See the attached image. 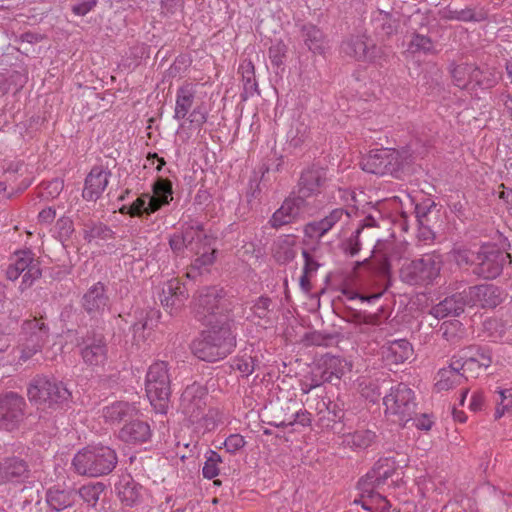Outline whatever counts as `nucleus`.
Returning <instances> with one entry per match:
<instances>
[{
	"instance_id": "f257e3e1",
	"label": "nucleus",
	"mask_w": 512,
	"mask_h": 512,
	"mask_svg": "<svg viewBox=\"0 0 512 512\" xmlns=\"http://www.w3.org/2000/svg\"><path fill=\"white\" fill-rule=\"evenodd\" d=\"M194 318L204 326L232 325V306L224 292L215 286L202 287L193 296Z\"/></svg>"
},
{
	"instance_id": "f03ea898",
	"label": "nucleus",
	"mask_w": 512,
	"mask_h": 512,
	"mask_svg": "<svg viewBox=\"0 0 512 512\" xmlns=\"http://www.w3.org/2000/svg\"><path fill=\"white\" fill-rule=\"evenodd\" d=\"M200 337L192 342V353L200 360L216 362L224 359L236 347V335L232 325L207 326Z\"/></svg>"
},
{
	"instance_id": "7ed1b4c3",
	"label": "nucleus",
	"mask_w": 512,
	"mask_h": 512,
	"mask_svg": "<svg viewBox=\"0 0 512 512\" xmlns=\"http://www.w3.org/2000/svg\"><path fill=\"white\" fill-rule=\"evenodd\" d=\"M117 463L115 450L104 445L87 446L78 451L72 460L75 472L88 477L108 475Z\"/></svg>"
},
{
	"instance_id": "20e7f679",
	"label": "nucleus",
	"mask_w": 512,
	"mask_h": 512,
	"mask_svg": "<svg viewBox=\"0 0 512 512\" xmlns=\"http://www.w3.org/2000/svg\"><path fill=\"white\" fill-rule=\"evenodd\" d=\"M30 402L48 408H62L72 401V392L63 381L44 375L35 376L29 383Z\"/></svg>"
},
{
	"instance_id": "39448f33",
	"label": "nucleus",
	"mask_w": 512,
	"mask_h": 512,
	"mask_svg": "<svg viewBox=\"0 0 512 512\" xmlns=\"http://www.w3.org/2000/svg\"><path fill=\"white\" fill-rule=\"evenodd\" d=\"M383 405L386 418L401 427L413 419L418 408L415 392L403 382L390 386L383 397Z\"/></svg>"
},
{
	"instance_id": "423d86ee",
	"label": "nucleus",
	"mask_w": 512,
	"mask_h": 512,
	"mask_svg": "<svg viewBox=\"0 0 512 512\" xmlns=\"http://www.w3.org/2000/svg\"><path fill=\"white\" fill-rule=\"evenodd\" d=\"M168 363L156 361L150 365L145 388L150 403L160 413H166L171 396V376Z\"/></svg>"
},
{
	"instance_id": "0eeeda50",
	"label": "nucleus",
	"mask_w": 512,
	"mask_h": 512,
	"mask_svg": "<svg viewBox=\"0 0 512 512\" xmlns=\"http://www.w3.org/2000/svg\"><path fill=\"white\" fill-rule=\"evenodd\" d=\"M443 262L441 253L437 251L425 253L421 258L402 266L400 279L409 285L431 284L440 275Z\"/></svg>"
},
{
	"instance_id": "6e6552de",
	"label": "nucleus",
	"mask_w": 512,
	"mask_h": 512,
	"mask_svg": "<svg viewBox=\"0 0 512 512\" xmlns=\"http://www.w3.org/2000/svg\"><path fill=\"white\" fill-rule=\"evenodd\" d=\"M207 389L198 384L193 383L188 385L183 391L180 399V408L182 413L189 418L193 424L203 420L206 428H213L215 422L213 416L205 414L206 409Z\"/></svg>"
},
{
	"instance_id": "1a4fd4ad",
	"label": "nucleus",
	"mask_w": 512,
	"mask_h": 512,
	"mask_svg": "<svg viewBox=\"0 0 512 512\" xmlns=\"http://www.w3.org/2000/svg\"><path fill=\"white\" fill-rule=\"evenodd\" d=\"M360 165L368 173L399 177L403 170V158L394 149L381 148L371 150L367 156L362 158Z\"/></svg>"
},
{
	"instance_id": "9d476101",
	"label": "nucleus",
	"mask_w": 512,
	"mask_h": 512,
	"mask_svg": "<svg viewBox=\"0 0 512 512\" xmlns=\"http://www.w3.org/2000/svg\"><path fill=\"white\" fill-rule=\"evenodd\" d=\"M15 256V261L9 264L6 269V277L11 281H15L21 276L22 281L19 288L24 291L41 277L40 262L34 258L30 250L18 251Z\"/></svg>"
},
{
	"instance_id": "9b49d317",
	"label": "nucleus",
	"mask_w": 512,
	"mask_h": 512,
	"mask_svg": "<svg viewBox=\"0 0 512 512\" xmlns=\"http://www.w3.org/2000/svg\"><path fill=\"white\" fill-rule=\"evenodd\" d=\"M507 260L511 263L510 253L503 252L494 246L482 245L478 250L476 265L472 269V273L484 279H495L502 273Z\"/></svg>"
},
{
	"instance_id": "f8f14e48",
	"label": "nucleus",
	"mask_w": 512,
	"mask_h": 512,
	"mask_svg": "<svg viewBox=\"0 0 512 512\" xmlns=\"http://www.w3.org/2000/svg\"><path fill=\"white\" fill-rule=\"evenodd\" d=\"M49 337V327L42 319L25 320L21 326V360H28L41 351Z\"/></svg>"
},
{
	"instance_id": "ddd939ff",
	"label": "nucleus",
	"mask_w": 512,
	"mask_h": 512,
	"mask_svg": "<svg viewBox=\"0 0 512 512\" xmlns=\"http://www.w3.org/2000/svg\"><path fill=\"white\" fill-rule=\"evenodd\" d=\"M83 362L92 367L103 366L108 359V346L105 336L95 330H88L78 342Z\"/></svg>"
},
{
	"instance_id": "4468645a",
	"label": "nucleus",
	"mask_w": 512,
	"mask_h": 512,
	"mask_svg": "<svg viewBox=\"0 0 512 512\" xmlns=\"http://www.w3.org/2000/svg\"><path fill=\"white\" fill-rule=\"evenodd\" d=\"M340 51L357 61L376 62L382 57V49L365 34L351 35L344 39Z\"/></svg>"
},
{
	"instance_id": "2eb2a0df",
	"label": "nucleus",
	"mask_w": 512,
	"mask_h": 512,
	"mask_svg": "<svg viewBox=\"0 0 512 512\" xmlns=\"http://www.w3.org/2000/svg\"><path fill=\"white\" fill-rule=\"evenodd\" d=\"M326 180V168L312 164L301 172L296 189L292 193L304 203H309L310 198L321 193Z\"/></svg>"
},
{
	"instance_id": "dca6fc26",
	"label": "nucleus",
	"mask_w": 512,
	"mask_h": 512,
	"mask_svg": "<svg viewBox=\"0 0 512 512\" xmlns=\"http://www.w3.org/2000/svg\"><path fill=\"white\" fill-rule=\"evenodd\" d=\"M26 402L15 392L0 396V427L8 431L18 427L24 418Z\"/></svg>"
},
{
	"instance_id": "f3484780",
	"label": "nucleus",
	"mask_w": 512,
	"mask_h": 512,
	"mask_svg": "<svg viewBox=\"0 0 512 512\" xmlns=\"http://www.w3.org/2000/svg\"><path fill=\"white\" fill-rule=\"evenodd\" d=\"M310 208V203H304L291 193L290 196L283 201L282 205L273 213L269 220V224L272 228L279 229L284 225L297 221V219Z\"/></svg>"
},
{
	"instance_id": "a211bd4d",
	"label": "nucleus",
	"mask_w": 512,
	"mask_h": 512,
	"mask_svg": "<svg viewBox=\"0 0 512 512\" xmlns=\"http://www.w3.org/2000/svg\"><path fill=\"white\" fill-rule=\"evenodd\" d=\"M350 369L351 365L346 359L327 353L321 357L316 371L313 372V376L319 378L313 379L316 381L315 386L324 382L332 383L334 380H340Z\"/></svg>"
},
{
	"instance_id": "6ab92c4d",
	"label": "nucleus",
	"mask_w": 512,
	"mask_h": 512,
	"mask_svg": "<svg viewBox=\"0 0 512 512\" xmlns=\"http://www.w3.org/2000/svg\"><path fill=\"white\" fill-rule=\"evenodd\" d=\"M110 297L107 286L103 282H96L83 294L81 298L82 309L92 318L101 317L109 308Z\"/></svg>"
},
{
	"instance_id": "aec40b11",
	"label": "nucleus",
	"mask_w": 512,
	"mask_h": 512,
	"mask_svg": "<svg viewBox=\"0 0 512 512\" xmlns=\"http://www.w3.org/2000/svg\"><path fill=\"white\" fill-rule=\"evenodd\" d=\"M470 307L479 306L492 309L504 300L503 290L494 284H480L466 289Z\"/></svg>"
},
{
	"instance_id": "412c9836",
	"label": "nucleus",
	"mask_w": 512,
	"mask_h": 512,
	"mask_svg": "<svg viewBox=\"0 0 512 512\" xmlns=\"http://www.w3.org/2000/svg\"><path fill=\"white\" fill-rule=\"evenodd\" d=\"M115 490L121 503L127 507L140 506L147 495L146 489L129 474L119 478Z\"/></svg>"
},
{
	"instance_id": "4be33fe9",
	"label": "nucleus",
	"mask_w": 512,
	"mask_h": 512,
	"mask_svg": "<svg viewBox=\"0 0 512 512\" xmlns=\"http://www.w3.org/2000/svg\"><path fill=\"white\" fill-rule=\"evenodd\" d=\"M180 235L191 250L201 245H204V248L211 247L217 240L215 235L205 231L202 222L192 219L182 224Z\"/></svg>"
},
{
	"instance_id": "5701e85b",
	"label": "nucleus",
	"mask_w": 512,
	"mask_h": 512,
	"mask_svg": "<svg viewBox=\"0 0 512 512\" xmlns=\"http://www.w3.org/2000/svg\"><path fill=\"white\" fill-rule=\"evenodd\" d=\"M30 477L27 461L18 456L5 457L0 461V481L22 483Z\"/></svg>"
},
{
	"instance_id": "b1692460",
	"label": "nucleus",
	"mask_w": 512,
	"mask_h": 512,
	"mask_svg": "<svg viewBox=\"0 0 512 512\" xmlns=\"http://www.w3.org/2000/svg\"><path fill=\"white\" fill-rule=\"evenodd\" d=\"M111 172L102 166H94L85 178L82 197L87 201L100 198L109 183Z\"/></svg>"
},
{
	"instance_id": "393cba45",
	"label": "nucleus",
	"mask_w": 512,
	"mask_h": 512,
	"mask_svg": "<svg viewBox=\"0 0 512 512\" xmlns=\"http://www.w3.org/2000/svg\"><path fill=\"white\" fill-rule=\"evenodd\" d=\"M466 306L470 307V302L465 289L462 292L446 297L438 304L434 305L431 308V314L438 319L449 316H459L464 312Z\"/></svg>"
},
{
	"instance_id": "a878e982",
	"label": "nucleus",
	"mask_w": 512,
	"mask_h": 512,
	"mask_svg": "<svg viewBox=\"0 0 512 512\" xmlns=\"http://www.w3.org/2000/svg\"><path fill=\"white\" fill-rule=\"evenodd\" d=\"M138 415V409L127 401H114L102 408V417L109 425L128 423Z\"/></svg>"
},
{
	"instance_id": "bb28decb",
	"label": "nucleus",
	"mask_w": 512,
	"mask_h": 512,
	"mask_svg": "<svg viewBox=\"0 0 512 512\" xmlns=\"http://www.w3.org/2000/svg\"><path fill=\"white\" fill-rule=\"evenodd\" d=\"M151 428L145 421L133 418L118 432V438L127 444H142L150 440Z\"/></svg>"
},
{
	"instance_id": "cd10ccee",
	"label": "nucleus",
	"mask_w": 512,
	"mask_h": 512,
	"mask_svg": "<svg viewBox=\"0 0 512 512\" xmlns=\"http://www.w3.org/2000/svg\"><path fill=\"white\" fill-rule=\"evenodd\" d=\"M412 354V345L406 339L388 341L381 347V356L389 365L403 363L409 359Z\"/></svg>"
},
{
	"instance_id": "c85d7f7f",
	"label": "nucleus",
	"mask_w": 512,
	"mask_h": 512,
	"mask_svg": "<svg viewBox=\"0 0 512 512\" xmlns=\"http://www.w3.org/2000/svg\"><path fill=\"white\" fill-rule=\"evenodd\" d=\"M399 13L377 10L372 16L374 32L380 37H390L397 33L399 28Z\"/></svg>"
},
{
	"instance_id": "c756f323",
	"label": "nucleus",
	"mask_w": 512,
	"mask_h": 512,
	"mask_svg": "<svg viewBox=\"0 0 512 512\" xmlns=\"http://www.w3.org/2000/svg\"><path fill=\"white\" fill-rule=\"evenodd\" d=\"M389 275H390V263H389L388 259L385 258L380 263V265L378 267V277H379V281L381 282L379 292L374 293L370 296H365V295L359 294L358 292L353 291L349 288H343L341 290V293L348 300L360 299L361 301L371 302L372 300L380 298L382 296L383 292L388 288Z\"/></svg>"
},
{
	"instance_id": "7c9ffc66",
	"label": "nucleus",
	"mask_w": 512,
	"mask_h": 512,
	"mask_svg": "<svg viewBox=\"0 0 512 512\" xmlns=\"http://www.w3.org/2000/svg\"><path fill=\"white\" fill-rule=\"evenodd\" d=\"M466 381L464 373H461L458 367H455L453 359L448 367L438 371L436 376L435 389L437 392L448 391Z\"/></svg>"
},
{
	"instance_id": "2f4dec72",
	"label": "nucleus",
	"mask_w": 512,
	"mask_h": 512,
	"mask_svg": "<svg viewBox=\"0 0 512 512\" xmlns=\"http://www.w3.org/2000/svg\"><path fill=\"white\" fill-rule=\"evenodd\" d=\"M76 491L73 489H60L51 487L46 491L45 500L52 511L60 512L73 506Z\"/></svg>"
},
{
	"instance_id": "473e14b6",
	"label": "nucleus",
	"mask_w": 512,
	"mask_h": 512,
	"mask_svg": "<svg viewBox=\"0 0 512 512\" xmlns=\"http://www.w3.org/2000/svg\"><path fill=\"white\" fill-rule=\"evenodd\" d=\"M377 435L370 429H359L343 435L342 444L353 450H365L375 443Z\"/></svg>"
},
{
	"instance_id": "72a5a7b5",
	"label": "nucleus",
	"mask_w": 512,
	"mask_h": 512,
	"mask_svg": "<svg viewBox=\"0 0 512 512\" xmlns=\"http://www.w3.org/2000/svg\"><path fill=\"white\" fill-rule=\"evenodd\" d=\"M193 251L197 257L190 265V270L187 273L188 277L194 276L196 273L201 274L202 271L207 270L215 262L217 248L215 244L205 248L204 245H201Z\"/></svg>"
},
{
	"instance_id": "f704fd0d",
	"label": "nucleus",
	"mask_w": 512,
	"mask_h": 512,
	"mask_svg": "<svg viewBox=\"0 0 512 512\" xmlns=\"http://www.w3.org/2000/svg\"><path fill=\"white\" fill-rule=\"evenodd\" d=\"M452 359L455 367H458L460 372L464 373L466 380L469 377L477 378L480 373L485 370L465 348L461 349L457 354H455Z\"/></svg>"
},
{
	"instance_id": "c9c22d12",
	"label": "nucleus",
	"mask_w": 512,
	"mask_h": 512,
	"mask_svg": "<svg viewBox=\"0 0 512 512\" xmlns=\"http://www.w3.org/2000/svg\"><path fill=\"white\" fill-rule=\"evenodd\" d=\"M195 98V91L189 84L177 90L174 119L181 120L187 117Z\"/></svg>"
},
{
	"instance_id": "e433bc0d",
	"label": "nucleus",
	"mask_w": 512,
	"mask_h": 512,
	"mask_svg": "<svg viewBox=\"0 0 512 512\" xmlns=\"http://www.w3.org/2000/svg\"><path fill=\"white\" fill-rule=\"evenodd\" d=\"M301 35L310 51L317 54L324 52L325 36L317 26L310 23L304 24L301 28Z\"/></svg>"
},
{
	"instance_id": "4c0bfd02",
	"label": "nucleus",
	"mask_w": 512,
	"mask_h": 512,
	"mask_svg": "<svg viewBox=\"0 0 512 512\" xmlns=\"http://www.w3.org/2000/svg\"><path fill=\"white\" fill-rule=\"evenodd\" d=\"M273 301L267 296L258 297L250 308L251 315L247 316V320L256 322L260 325L271 323L270 314L272 312Z\"/></svg>"
},
{
	"instance_id": "58836bf2",
	"label": "nucleus",
	"mask_w": 512,
	"mask_h": 512,
	"mask_svg": "<svg viewBox=\"0 0 512 512\" xmlns=\"http://www.w3.org/2000/svg\"><path fill=\"white\" fill-rule=\"evenodd\" d=\"M311 423V414L307 410L298 409L291 412L290 415H286L279 421H271L269 424L277 428H285L299 424L301 426H309Z\"/></svg>"
},
{
	"instance_id": "ea45409f",
	"label": "nucleus",
	"mask_w": 512,
	"mask_h": 512,
	"mask_svg": "<svg viewBox=\"0 0 512 512\" xmlns=\"http://www.w3.org/2000/svg\"><path fill=\"white\" fill-rule=\"evenodd\" d=\"M106 486L102 482L88 483L82 485L78 493L80 498L90 507H95L99 501L100 495L104 492Z\"/></svg>"
},
{
	"instance_id": "a19ab883",
	"label": "nucleus",
	"mask_w": 512,
	"mask_h": 512,
	"mask_svg": "<svg viewBox=\"0 0 512 512\" xmlns=\"http://www.w3.org/2000/svg\"><path fill=\"white\" fill-rule=\"evenodd\" d=\"M114 237V232L101 222L88 221L84 224V239L91 242L95 238L108 240Z\"/></svg>"
},
{
	"instance_id": "79ce46f5",
	"label": "nucleus",
	"mask_w": 512,
	"mask_h": 512,
	"mask_svg": "<svg viewBox=\"0 0 512 512\" xmlns=\"http://www.w3.org/2000/svg\"><path fill=\"white\" fill-rule=\"evenodd\" d=\"M165 293L172 294L173 302L170 304L176 307H184L186 300L189 298L188 291L183 283L174 278L165 284Z\"/></svg>"
},
{
	"instance_id": "37998d69",
	"label": "nucleus",
	"mask_w": 512,
	"mask_h": 512,
	"mask_svg": "<svg viewBox=\"0 0 512 512\" xmlns=\"http://www.w3.org/2000/svg\"><path fill=\"white\" fill-rule=\"evenodd\" d=\"M239 73L242 75L244 91L252 95L258 91V85L255 79V67L251 60L243 61L239 66Z\"/></svg>"
},
{
	"instance_id": "c03bdc74",
	"label": "nucleus",
	"mask_w": 512,
	"mask_h": 512,
	"mask_svg": "<svg viewBox=\"0 0 512 512\" xmlns=\"http://www.w3.org/2000/svg\"><path fill=\"white\" fill-rule=\"evenodd\" d=\"M478 68L472 69L469 65H455L451 69V77L453 79L454 84L463 89L468 84L467 75L471 74V77L476 79L478 77Z\"/></svg>"
},
{
	"instance_id": "a18cd8bd",
	"label": "nucleus",
	"mask_w": 512,
	"mask_h": 512,
	"mask_svg": "<svg viewBox=\"0 0 512 512\" xmlns=\"http://www.w3.org/2000/svg\"><path fill=\"white\" fill-rule=\"evenodd\" d=\"M408 49L411 53H435L434 43L432 39L426 35L414 33L409 43Z\"/></svg>"
},
{
	"instance_id": "49530a36",
	"label": "nucleus",
	"mask_w": 512,
	"mask_h": 512,
	"mask_svg": "<svg viewBox=\"0 0 512 512\" xmlns=\"http://www.w3.org/2000/svg\"><path fill=\"white\" fill-rule=\"evenodd\" d=\"M206 461L202 468L203 477L213 479L219 474L218 465L222 463L221 456L214 450H208L205 454Z\"/></svg>"
},
{
	"instance_id": "de8ad7c7",
	"label": "nucleus",
	"mask_w": 512,
	"mask_h": 512,
	"mask_svg": "<svg viewBox=\"0 0 512 512\" xmlns=\"http://www.w3.org/2000/svg\"><path fill=\"white\" fill-rule=\"evenodd\" d=\"M441 18L445 20H457V21H478L479 18L476 17V14L472 8H464V9H451L449 7L445 8L440 12Z\"/></svg>"
},
{
	"instance_id": "09e8293b",
	"label": "nucleus",
	"mask_w": 512,
	"mask_h": 512,
	"mask_svg": "<svg viewBox=\"0 0 512 512\" xmlns=\"http://www.w3.org/2000/svg\"><path fill=\"white\" fill-rule=\"evenodd\" d=\"M435 208L436 204L430 199H425L423 202L416 204L414 212L418 225L431 224V216Z\"/></svg>"
},
{
	"instance_id": "8fccbe9b",
	"label": "nucleus",
	"mask_w": 512,
	"mask_h": 512,
	"mask_svg": "<svg viewBox=\"0 0 512 512\" xmlns=\"http://www.w3.org/2000/svg\"><path fill=\"white\" fill-rule=\"evenodd\" d=\"M148 193L142 194L131 205H123L119 208L121 214H128L131 217H141L147 215V199Z\"/></svg>"
},
{
	"instance_id": "3c124183",
	"label": "nucleus",
	"mask_w": 512,
	"mask_h": 512,
	"mask_svg": "<svg viewBox=\"0 0 512 512\" xmlns=\"http://www.w3.org/2000/svg\"><path fill=\"white\" fill-rule=\"evenodd\" d=\"M153 195L170 203L173 199L172 182L168 178L157 177L152 185Z\"/></svg>"
},
{
	"instance_id": "603ef678",
	"label": "nucleus",
	"mask_w": 512,
	"mask_h": 512,
	"mask_svg": "<svg viewBox=\"0 0 512 512\" xmlns=\"http://www.w3.org/2000/svg\"><path fill=\"white\" fill-rule=\"evenodd\" d=\"M453 260L459 267H472V269L476 265V257L478 256V251H473L467 248H457L452 251Z\"/></svg>"
},
{
	"instance_id": "864d4df0",
	"label": "nucleus",
	"mask_w": 512,
	"mask_h": 512,
	"mask_svg": "<svg viewBox=\"0 0 512 512\" xmlns=\"http://www.w3.org/2000/svg\"><path fill=\"white\" fill-rule=\"evenodd\" d=\"M467 351L471 353V356L480 363L485 370L488 369L492 364V351L487 346L481 345H469L465 347Z\"/></svg>"
},
{
	"instance_id": "5fc2aeb1",
	"label": "nucleus",
	"mask_w": 512,
	"mask_h": 512,
	"mask_svg": "<svg viewBox=\"0 0 512 512\" xmlns=\"http://www.w3.org/2000/svg\"><path fill=\"white\" fill-rule=\"evenodd\" d=\"M499 398L496 399L497 407L495 419L501 418L505 413H512V390H499Z\"/></svg>"
},
{
	"instance_id": "6e6d98bb",
	"label": "nucleus",
	"mask_w": 512,
	"mask_h": 512,
	"mask_svg": "<svg viewBox=\"0 0 512 512\" xmlns=\"http://www.w3.org/2000/svg\"><path fill=\"white\" fill-rule=\"evenodd\" d=\"M330 230L331 228L328 227V224L322 218L321 220L307 223L304 227V234L311 239H321Z\"/></svg>"
},
{
	"instance_id": "4d7b16f0",
	"label": "nucleus",
	"mask_w": 512,
	"mask_h": 512,
	"mask_svg": "<svg viewBox=\"0 0 512 512\" xmlns=\"http://www.w3.org/2000/svg\"><path fill=\"white\" fill-rule=\"evenodd\" d=\"M440 331L443 338L452 344H456L462 338L461 323L459 321L444 322Z\"/></svg>"
},
{
	"instance_id": "13d9d810",
	"label": "nucleus",
	"mask_w": 512,
	"mask_h": 512,
	"mask_svg": "<svg viewBox=\"0 0 512 512\" xmlns=\"http://www.w3.org/2000/svg\"><path fill=\"white\" fill-rule=\"evenodd\" d=\"M305 339L309 345L328 347L335 343L336 336L334 334L314 331L306 334Z\"/></svg>"
},
{
	"instance_id": "bf43d9fd",
	"label": "nucleus",
	"mask_w": 512,
	"mask_h": 512,
	"mask_svg": "<svg viewBox=\"0 0 512 512\" xmlns=\"http://www.w3.org/2000/svg\"><path fill=\"white\" fill-rule=\"evenodd\" d=\"M386 479L379 474V469L373 468L366 474L364 478H361L358 482V488H373L378 489L384 485Z\"/></svg>"
},
{
	"instance_id": "052dcab7",
	"label": "nucleus",
	"mask_w": 512,
	"mask_h": 512,
	"mask_svg": "<svg viewBox=\"0 0 512 512\" xmlns=\"http://www.w3.org/2000/svg\"><path fill=\"white\" fill-rule=\"evenodd\" d=\"M287 46L281 40L275 41L269 48V58L272 64L280 67L286 58Z\"/></svg>"
},
{
	"instance_id": "680f3d73",
	"label": "nucleus",
	"mask_w": 512,
	"mask_h": 512,
	"mask_svg": "<svg viewBox=\"0 0 512 512\" xmlns=\"http://www.w3.org/2000/svg\"><path fill=\"white\" fill-rule=\"evenodd\" d=\"M363 227H358L354 233L342 244L343 251L350 256H355L361 250L360 235Z\"/></svg>"
},
{
	"instance_id": "e2e57ef3",
	"label": "nucleus",
	"mask_w": 512,
	"mask_h": 512,
	"mask_svg": "<svg viewBox=\"0 0 512 512\" xmlns=\"http://www.w3.org/2000/svg\"><path fill=\"white\" fill-rule=\"evenodd\" d=\"M280 239H285V241L280 246V251L277 252V259L283 263L291 262L296 257V251L293 248V242H290L288 239L293 238L291 236H283Z\"/></svg>"
},
{
	"instance_id": "0e129e2a",
	"label": "nucleus",
	"mask_w": 512,
	"mask_h": 512,
	"mask_svg": "<svg viewBox=\"0 0 512 512\" xmlns=\"http://www.w3.org/2000/svg\"><path fill=\"white\" fill-rule=\"evenodd\" d=\"M56 229L59 239L65 241L74 232L73 221L69 217H61L56 222Z\"/></svg>"
},
{
	"instance_id": "69168bd1",
	"label": "nucleus",
	"mask_w": 512,
	"mask_h": 512,
	"mask_svg": "<svg viewBox=\"0 0 512 512\" xmlns=\"http://www.w3.org/2000/svg\"><path fill=\"white\" fill-rule=\"evenodd\" d=\"M326 410L328 414V420L334 422V424L343 422L345 420L346 412L342 405L339 403L329 401L326 405Z\"/></svg>"
},
{
	"instance_id": "338daca9",
	"label": "nucleus",
	"mask_w": 512,
	"mask_h": 512,
	"mask_svg": "<svg viewBox=\"0 0 512 512\" xmlns=\"http://www.w3.org/2000/svg\"><path fill=\"white\" fill-rule=\"evenodd\" d=\"M234 368L242 373V376L248 377L255 370V361L251 356H243L235 360Z\"/></svg>"
},
{
	"instance_id": "774afa93",
	"label": "nucleus",
	"mask_w": 512,
	"mask_h": 512,
	"mask_svg": "<svg viewBox=\"0 0 512 512\" xmlns=\"http://www.w3.org/2000/svg\"><path fill=\"white\" fill-rule=\"evenodd\" d=\"M192 127L201 128L207 121V111L202 105L196 106L187 118Z\"/></svg>"
}]
</instances>
